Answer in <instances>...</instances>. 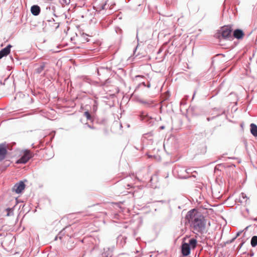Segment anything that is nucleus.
<instances>
[{
    "mask_svg": "<svg viewBox=\"0 0 257 257\" xmlns=\"http://www.w3.org/2000/svg\"><path fill=\"white\" fill-rule=\"evenodd\" d=\"M185 218L194 232H202L205 230L206 220L204 216L197 210L193 209L188 211Z\"/></svg>",
    "mask_w": 257,
    "mask_h": 257,
    "instance_id": "obj_1",
    "label": "nucleus"
},
{
    "mask_svg": "<svg viewBox=\"0 0 257 257\" xmlns=\"http://www.w3.org/2000/svg\"><path fill=\"white\" fill-rule=\"evenodd\" d=\"M232 28L231 25L224 26L217 30L215 36L219 39H230L232 38Z\"/></svg>",
    "mask_w": 257,
    "mask_h": 257,
    "instance_id": "obj_2",
    "label": "nucleus"
},
{
    "mask_svg": "<svg viewBox=\"0 0 257 257\" xmlns=\"http://www.w3.org/2000/svg\"><path fill=\"white\" fill-rule=\"evenodd\" d=\"M197 240L192 238L188 243H183L182 244V253L184 256H187L190 253V250L194 249L197 246Z\"/></svg>",
    "mask_w": 257,
    "mask_h": 257,
    "instance_id": "obj_3",
    "label": "nucleus"
},
{
    "mask_svg": "<svg viewBox=\"0 0 257 257\" xmlns=\"http://www.w3.org/2000/svg\"><path fill=\"white\" fill-rule=\"evenodd\" d=\"M32 155L30 151L26 150L24 151V155L22 156V157L17 161V163H26L30 160V159L32 158Z\"/></svg>",
    "mask_w": 257,
    "mask_h": 257,
    "instance_id": "obj_4",
    "label": "nucleus"
},
{
    "mask_svg": "<svg viewBox=\"0 0 257 257\" xmlns=\"http://www.w3.org/2000/svg\"><path fill=\"white\" fill-rule=\"evenodd\" d=\"M25 188V185L24 183L22 181H20L14 185L12 190L13 192H15L17 193H20L24 190Z\"/></svg>",
    "mask_w": 257,
    "mask_h": 257,
    "instance_id": "obj_5",
    "label": "nucleus"
},
{
    "mask_svg": "<svg viewBox=\"0 0 257 257\" xmlns=\"http://www.w3.org/2000/svg\"><path fill=\"white\" fill-rule=\"evenodd\" d=\"M7 153V147L6 144H0V161H2L6 158Z\"/></svg>",
    "mask_w": 257,
    "mask_h": 257,
    "instance_id": "obj_6",
    "label": "nucleus"
},
{
    "mask_svg": "<svg viewBox=\"0 0 257 257\" xmlns=\"http://www.w3.org/2000/svg\"><path fill=\"white\" fill-rule=\"evenodd\" d=\"M244 36V33L241 29H236L233 32V37L238 40L243 39Z\"/></svg>",
    "mask_w": 257,
    "mask_h": 257,
    "instance_id": "obj_7",
    "label": "nucleus"
},
{
    "mask_svg": "<svg viewBox=\"0 0 257 257\" xmlns=\"http://www.w3.org/2000/svg\"><path fill=\"white\" fill-rule=\"evenodd\" d=\"M40 8L37 5L33 6L31 8V12L34 16H38L40 13Z\"/></svg>",
    "mask_w": 257,
    "mask_h": 257,
    "instance_id": "obj_8",
    "label": "nucleus"
},
{
    "mask_svg": "<svg viewBox=\"0 0 257 257\" xmlns=\"http://www.w3.org/2000/svg\"><path fill=\"white\" fill-rule=\"evenodd\" d=\"M250 132L253 136L257 137V126L255 124H250Z\"/></svg>",
    "mask_w": 257,
    "mask_h": 257,
    "instance_id": "obj_9",
    "label": "nucleus"
},
{
    "mask_svg": "<svg viewBox=\"0 0 257 257\" xmlns=\"http://www.w3.org/2000/svg\"><path fill=\"white\" fill-rule=\"evenodd\" d=\"M10 53V49H2L0 51V59L4 56H7Z\"/></svg>",
    "mask_w": 257,
    "mask_h": 257,
    "instance_id": "obj_10",
    "label": "nucleus"
},
{
    "mask_svg": "<svg viewBox=\"0 0 257 257\" xmlns=\"http://www.w3.org/2000/svg\"><path fill=\"white\" fill-rule=\"evenodd\" d=\"M251 245L252 247L257 245V236H253L251 239Z\"/></svg>",
    "mask_w": 257,
    "mask_h": 257,
    "instance_id": "obj_11",
    "label": "nucleus"
},
{
    "mask_svg": "<svg viewBox=\"0 0 257 257\" xmlns=\"http://www.w3.org/2000/svg\"><path fill=\"white\" fill-rule=\"evenodd\" d=\"M84 116L86 117L87 119L91 120L92 118V117L90 115V114L89 113L88 111H85L84 112Z\"/></svg>",
    "mask_w": 257,
    "mask_h": 257,
    "instance_id": "obj_12",
    "label": "nucleus"
},
{
    "mask_svg": "<svg viewBox=\"0 0 257 257\" xmlns=\"http://www.w3.org/2000/svg\"><path fill=\"white\" fill-rule=\"evenodd\" d=\"M44 69V66H41L40 68L37 69V71L38 73H40Z\"/></svg>",
    "mask_w": 257,
    "mask_h": 257,
    "instance_id": "obj_13",
    "label": "nucleus"
},
{
    "mask_svg": "<svg viewBox=\"0 0 257 257\" xmlns=\"http://www.w3.org/2000/svg\"><path fill=\"white\" fill-rule=\"evenodd\" d=\"M69 30V28L68 27H66L64 29V32L66 34H67V31Z\"/></svg>",
    "mask_w": 257,
    "mask_h": 257,
    "instance_id": "obj_14",
    "label": "nucleus"
},
{
    "mask_svg": "<svg viewBox=\"0 0 257 257\" xmlns=\"http://www.w3.org/2000/svg\"><path fill=\"white\" fill-rule=\"evenodd\" d=\"M7 211H8L7 215L10 216V212H13V210L12 209H7Z\"/></svg>",
    "mask_w": 257,
    "mask_h": 257,
    "instance_id": "obj_15",
    "label": "nucleus"
},
{
    "mask_svg": "<svg viewBox=\"0 0 257 257\" xmlns=\"http://www.w3.org/2000/svg\"><path fill=\"white\" fill-rule=\"evenodd\" d=\"M12 46L11 45H8L5 48H11Z\"/></svg>",
    "mask_w": 257,
    "mask_h": 257,
    "instance_id": "obj_16",
    "label": "nucleus"
},
{
    "mask_svg": "<svg viewBox=\"0 0 257 257\" xmlns=\"http://www.w3.org/2000/svg\"><path fill=\"white\" fill-rule=\"evenodd\" d=\"M18 95H19V96H21V95H24V94H21V93L19 94H17V97H18Z\"/></svg>",
    "mask_w": 257,
    "mask_h": 257,
    "instance_id": "obj_17",
    "label": "nucleus"
},
{
    "mask_svg": "<svg viewBox=\"0 0 257 257\" xmlns=\"http://www.w3.org/2000/svg\"><path fill=\"white\" fill-rule=\"evenodd\" d=\"M160 128H161V129H164V126H161Z\"/></svg>",
    "mask_w": 257,
    "mask_h": 257,
    "instance_id": "obj_18",
    "label": "nucleus"
},
{
    "mask_svg": "<svg viewBox=\"0 0 257 257\" xmlns=\"http://www.w3.org/2000/svg\"><path fill=\"white\" fill-rule=\"evenodd\" d=\"M239 235V233L237 234V236Z\"/></svg>",
    "mask_w": 257,
    "mask_h": 257,
    "instance_id": "obj_19",
    "label": "nucleus"
}]
</instances>
